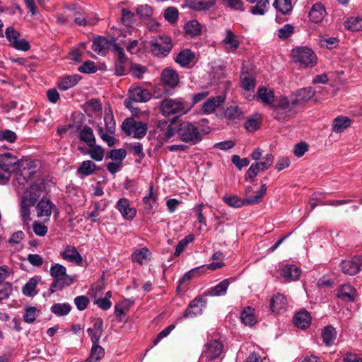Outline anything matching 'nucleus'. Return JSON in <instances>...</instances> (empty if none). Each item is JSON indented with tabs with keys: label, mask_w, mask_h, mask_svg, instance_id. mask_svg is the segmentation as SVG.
<instances>
[{
	"label": "nucleus",
	"mask_w": 362,
	"mask_h": 362,
	"mask_svg": "<svg viewBox=\"0 0 362 362\" xmlns=\"http://www.w3.org/2000/svg\"><path fill=\"white\" fill-rule=\"evenodd\" d=\"M194 58V54L189 49L182 50L176 57L175 62L182 67L187 66Z\"/></svg>",
	"instance_id": "obj_36"
},
{
	"label": "nucleus",
	"mask_w": 362,
	"mask_h": 362,
	"mask_svg": "<svg viewBox=\"0 0 362 362\" xmlns=\"http://www.w3.org/2000/svg\"><path fill=\"white\" fill-rule=\"evenodd\" d=\"M242 322L247 326H252L256 323V317L254 315V309L247 307L244 309L240 315Z\"/></svg>",
	"instance_id": "obj_39"
},
{
	"label": "nucleus",
	"mask_w": 362,
	"mask_h": 362,
	"mask_svg": "<svg viewBox=\"0 0 362 362\" xmlns=\"http://www.w3.org/2000/svg\"><path fill=\"white\" fill-rule=\"evenodd\" d=\"M281 276L287 281L298 280L301 274V269L293 264H286L280 271Z\"/></svg>",
	"instance_id": "obj_17"
},
{
	"label": "nucleus",
	"mask_w": 362,
	"mask_h": 362,
	"mask_svg": "<svg viewBox=\"0 0 362 362\" xmlns=\"http://www.w3.org/2000/svg\"><path fill=\"white\" fill-rule=\"evenodd\" d=\"M61 255L64 259L74 262L78 265H80L83 262L82 256L74 246H67Z\"/></svg>",
	"instance_id": "obj_23"
},
{
	"label": "nucleus",
	"mask_w": 362,
	"mask_h": 362,
	"mask_svg": "<svg viewBox=\"0 0 362 362\" xmlns=\"http://www.w3.org/2000/svg\"><path fill=\"white\" fill-rule=\"evenodd\" d=\"M148 130L147 124L141 121H137V124L133 132V136L136 139H141L146 136Z\"/></svg>",
	"instance_id": "obj_53"
},
{
	"label": "nucleus",
	"mask_w": 362,
	"mask_h": 362,
	"mask_svg": "<svg viewBox=\"0 0 362 362\" xmlns=\"http://www.w3.org/2000/svg\"><path fill=\"white\" fill-rule=\"evenodd\" d=\"M151 52L156 57H163L170 52L173 43L170 37L163 35L154 37L150 41Z\"/></svg>",
	"instance_id": "obj_6"
},
{
	"label": "nucleus",
	"mask_w": 362,
	"mask_h": 362,
	"mask_svg": "<svg viewBox=\"0 0 362 362\" xmlns=\"http://www.w3.org/2000/svg\"><path fill=\"white\" fill-rule=\"evenodd\" d=\"M184 29L185 33L192 37H197L202 33V25L197 20H192L187 23Z\"/></svg>",
	"instance_id": "obj_35"
},
{
	"label": "nucleus",
	"mask_w": 362,
	"mask_h": 362,
	"mask_svg": "<svg viewBox=\"0 0 362 362\" xmlns=\"http://www.w3.org/2000/svg\"><path fill=\"white\" fill-rule=\"evenodd\" d=\"M204 206V204H199L194 206L193 210L196 212L197 216V221L200 223L199 227L198 228V230L201 233L203 231L206 232L208 230L206 228V219L203 214V208Z\"/></svg>",
	"instance_id": "obj_40"
},
{
	"label": "nucleus",
	"mask_w": 362,
	"mask_h": 362,
	"mask_svg": "<svg viewBox=\"0 0 362 362\" xmlns=\"http://www.w3.org/2000/svg\"><path fill=\"white\" fill-rule=\"evenodd\" d=\"M287 304L286 297L283 294L277 293L271 298L269 308L272 313L279 314L286 311Z\"/></svg>",
	"instance_id": "obj_15"
},
{
	"label": "nucleus",
	"mask_w": 362,
	"mask_h": 362,
	"mask_svg": "<svg viewBox=\"0 0 362 362\" xmlns=\"http://www.w3.org/2000/svg\"><path fill=\"white\" fill-rule=\"evenodd\" d=\"M322 338L326 346L332 345L336 339L335 329L330 325L326 326L322 332Z\"/></svg>",
	"instance_id": "obj_38"
},
{
	"label": "nucleus",
	"mask_w": 362,
	"mask_h": 362,
	"mask_svg": "<svg viewBox=\"0 0 362 362\" xmlns=\"http://www.w3.org/2000/svg\"><path fill=\"white\" fill-rule=\"evenodd\" d=\"M71 310V306L67 303H55L50 308L51 312L57 316L66 315L70 313Z\"/></svg>",
	"instance_id": "obj_42"
},
{
	"label": "nucleus",
	"mask_w": 362,
	"mask_h": 362,
	"mask_svg": "<svg viewBox=\"0 0 362 362\" xmlns=\"http://www.w3.org/2000/svg\"><path fill=\"white\" fill-rule=\"evenodd\" d=\"M19 165L18 159L10 153L0 156V168L11 172L15 171Z\"/></svg>",
	"instance_id": "obj_18"
},
{
	"label": "nucleus",
	"mask_w": 362,
	"mask_h": 362,
	"mask_svg": "<svg viewBox=\"0 0 362 362\" xmlns=\"http://www.w3.org/2000/svg\"><path fill=\"white\" fill-rule=\"evenodd\" d=\"M268 5V0H257V4L251 7L250 11L253 15H264Z\"/></svg>",
	"instance_id": "obj_51"
},
{
	"label": "nucleus",
	"mask_w": 362,
	"mask_h": 362,
	"mask_svg": "<svg viewBox=\"0 0 362 362\" xmlns=\"http://www.w3.org/2000/svg\"><path fill=\"white\" fill-rule=\"evenodd\" d=\"M351 124V120L344 116H339L333 121L332 129L334 132L339 133L344 132Z\"/></svg>",
	"instance_id": "obj_37"
},
{
	"label": "nucleus",
	"mask_w": 362,
	"mask_h": 362,
	"mask_svg": "<svg viewBox=\"0 0 362 362\" xmlns=\"http://www.w3.org/2000/svg\"><path fill=\"white\" fill-rule=\"evenodd\" d=\"M105 349L99 344H93L89 358L94 362H99L105 356Z\"/></svg>",
	"instance_id": "obj_44"
},
{
	"label": "nucleus",
	"mask_w": 362,
	"mask_h": 362,
	"mask_svg": "<svg viewBox=\"0 0 362 362\" xmlns=\"http://www.w3.org/2000/svg\"><path fill=\"white\" fill-rule=\"evenodd\" d=\"M78 70L81 73L93 74L97 71L98 69L94 62L87 60L78 67Z\"/></svg>",
	"instance_id": "obj_55"
},
{
	"label": "nucleus",
	"mask_w": 362,
	"mask_h": 362,
	"mask_svg": "<svg viewBox=\"0 0 362 362\" xmlns=\"http://www.w3.org/2000/svg\"><path fill=\"white\" fill-rule=\"evenodd\" d=\"M207 300L202 296L196 297L187 307L183 313L184 318H194L203 313V309L206 306Z\"/></svg>",
	"instance_id": "obj_8"
},
{
	"label": "nucleus",
	"mask_w": 362,
	"mask_h": 362,
	"mask_svg": "<svg viewBox=\"0 0 362 362\" xmlns=\"http://www.w3.org/2000/svg\"><path fill=\"white\" fill-rule=\"evenodd\" d=\"M260 171L262 170L258 165L256 163H252L245 174V180H250L252 182Z\"/></svg>",
	"instance_id": "obj_63"
},
{
	"label": "nucleus",
	"mask_w": 362,
	"mask_h": 362,
	"mask_svg": "<svg viewBox=\"0 0 362 362\" xmlns=\"http://www.w3.org/2000/svg\"><path fill=\"white\" fill-rule=\"evenodd\" d=\"M30 206H33V205L28 204V203L25 202L23 199L21 200L20 211L23 222L27 223L30 221Z\"/></svg>",
	"instance_id": "obj_58"
},
{
	"label": "nucleus",
	"mask_w": 362,
	"mask_h": 362,
	"mask_svg": "<svg viewBox=\"0 0 362 362\" xmlns=\"http://www.w3.org/2000/svg\"><path fill=\"white\" fill-rule=\"evenodd\" d=\"M81 78V76L77 74L66 76L60 78L57 83V87L60 90H66L76 86Z\"/></svg>",
	"instance_id": "obj_26"
},
{
	"label": "nucleus",
	"mask_w": 362,
	"mask_h": 362,
	"mask_svg": "<svg viewBox=\"0 0 362 362\" xmlns=\"http://www.w3.org/2000/svg\"><path fill=\"white\" fill-rule=\"evenodd\" d=\"M17 136L16 133L9 129L0 131V141H6L9 143L16 141Z\"/></svg>",
	"instance_id": "obj_61"
},
{
	"label": "nucleus",
	"mask_w": 362,
	"mask_h": 362,
	"mask_svg": "<svg viewBox=\"0 0 362 362\" xmlns=\"http://www.w3.org/2000/svg\"><path fill=\"white\" fill-rule=\"evenodd\" d=\"M176 134L180 140L190 144H197L202 139V134L192 123L183 122L176 127Z\"/></svg>",
	"instance_id": "obj_3"
},
{
	"label": "nucleus",
	"mask_w": 362,
	"mask_h": 362,
	"mask_svg": "<svg viewBox=\"0 0 362 362\" xmlns=\"http://www.w3.org/2000/svg\"><path fill=\"white\" fill-rule=\"evenodd\" d=\"M339 267L344 274L354 276L360 272L362 267V257L355 256L350 259L343 260L340 263Z\"/></svg>",
	"instance_id": "obj_9"
},
{
	"label": "nucleus",
	"mask_w": 362,
	"mask_h": 362,
	"mask_svg": "<svg viewBox=\"0 0 362 362\" xmlns=\"http://www.w3.org/2000/svg\"><path fill=\"white\" fill-rule=\"evenodd\" d=\"M79 139L86 143L88 146H94L95 144V137L93 129L88 126H85L79 132Z\"/></svg>",
	"instance_id": "obj_34"
},
{
	"label": "nucleus",
	"mask_w": 362,
	"mask_h": 362,
	"mask_svg": "<svg viewBox=\"0 0 362 362\" xmlns=\"http://www.w3.org/2000/svg\"><path fill=\"white\" fill-rule=\"evenodd\" d=\"M311 322V316L307 311H300L296 314L293 318L295 325L300 329L308 328Z\"/></svg>",
	"instance_id": "obj_29"
},
{
	"label": "nucleus",
	"mask_w": 362,
	"mask_h": 362,
	"mask_svg": "<svg viewBox=\"0 0 362 362\" xmlns=\"http://www.w3.org/2000/svg\"><path fill=\"white\" fill-rule=\"evenodd\" d=\"M223 202L231 207L239 208L243 206H247V198L242 199L236 195L224 196L223 197Z\"/></svg>",
	"instance_id": "obj_41"
},
{
	"label": "nucleus",
	"mask_w": 362,
	"mask_h": 362,
	"mask_svg": "<svg viewBox=\"0 0 362 362\" xmlns=\"http://www.w3.org/2000/svg\"><path fill=\"white\" fill-rule=\"evenodd\" d=\"M137 121L133 117H128L125 119L122 124V131L127 135L130 136L133 134L135 127L137 124Z\"/></svg>",
	"instance_id": "obj_49"
},
{
	"label": "nucleus",
	"mask_w": 362,
	"mask_h": 362,
	"mask_svg": "<svg viewBox=\"0 0 362 362\" xmlns=\"http://www.w3.org/2000/svg\"><path fill=\"white\" fill-rule=\"evenodd\" d=\"M273 162L274 156L272 154L268 153L262 158V160L259 162L257 161L256 163L260 168L261 170L264 171L268 169L272 165Z\"/></svg>",
	"instance_id": "obj_62"
},
{
	"label": "nucleus",
	"mask_w": 362,
	"mask_h": 362,
	"mask_svg": "<svg viewBox=\"0 0 362 362\" xmlns=\"http://www.w3.org/2000/svg\"><path fill=\"white\" fill-rule=\"evenodd\" d=\"M50 275L54 279L49 287L51 293L61 291L74 282V279L66 274V267L58 263L51 267Z\"/></svg>",
	"instance_id": "obj_2"
},
{
	"label": "nucleus",
	"mask_w": 362,
	"mask_h": 362,
	"mask_svg": "<svg viewBox=\"0 0 362 362\" xmlns=\"http://www.w3.org/2000/svg\"><path fill=\"white\" fill-rule=\"evenodd\" d=\"M326 11L324 6L320 3H317L312 6L309 12V18L312 22L319 23L323 20Z\"/></svg>",
	"instance_id": "obj_28"
},
{
	"label": "nucleus",
	"mask_w": 362,
	"mask_h": 362,
	"mask_svg": "<svg viewBox=\"0 0 362 362\" xmlns=\"http://www.w3.org/2000/svg\"><path fill=\"white\" fill-rule=\"evenodd\" d=\"M292 58L295 63L304 67H312L316 64L317 57L314 52L307 47H300L292 50Z\"/></svg>",
	"instance_id": "obj_5"
},
{
	"label": "nucleus",
	"mask_w": 362,
	"mask_h": 362,
	"mask_svg": "<svg viewBox=\"0 0 362 362\" xmlns=\"http://www.w3.org/2000/svg\"><path fill=\"white\" fill-rule=\"evenodd\" d=\"M41 195V187L38 185H32L24 193L22 199L30 205L34 206Z\"/></svg>",
	"instance_id": "obj_21"
},
{
	"label": "nucleus",
	"mask_w": 362,
	"mask_h": 362,
	"mask_svg": "<svg viewBox=\"0 0 362 362\" xmlns=\"http://www.w3.org/2000/svg\"><path fill=\"white\" fill-rule=\"evenodd\" d=\"M267 192V185L266 184H263L261 186L260 189L256 192V194L255 196H251L247 197V202L248 205L257 204H259L263 197L266 194Z\"/></svg>",
	"instance_id": "obj_47"
},
{
	"label": "nucleus",
	"mask_w": 362,
	"mask_h": 362,
	"mask_svg": "<svg viewBox=\"0 0 362 362\" xmlns=\"http://www.w3.org/2000/svg\"><path fill=\"white\" fill-rule=\"evenodd\" d=\"M55 208V205L50 199L43 197L37 204V214L38 217L49 218L52 214V209Z\"/></svg>",
	"instance_id": "obj_19"
},
{
	"label": "nucleus",
	"mask_w": 362,
	"mask_h": 362,
	"mask_svg": "<svg viewBox=\"0 0 362 362\" xmlns=\"http://www.w3.org/2000/svg\"><path fill=\"white\" fill-rule=\"evenodd\" d=\"M294 32V28L291 24H286L278 30V37L285 40L291 36Z\"/></svg>",
	"instance_id": "obj_59"
},
{
	"label": "nucleus",
	"mask_w": 362,
	"mask_h": 362,
	"mask_svg": "<svg viewBox=\"0 0 362 362\" xmlns=\"http://www.w3.org/2000/svg\"><path fill=\"white\" fill-rule=\"evenodd\" d=\"M136 12L141 19H146L152 16L153 9L150 6L144 4L139 6L136 8Z\"/></svg>",
	"instance_id": "obj_54"
},
{
	"label": "nucleus",
	"mask_w": 362,
	"mask_h": 362,
	"mask_svg": "<svg viewBox=\"0 0 362 362\" xmlns=\"http://www.w3.org/2000/svg\"><path fill=\"white\" fill-rule=\"evenodd\" d=\"M337 297L346 302H354L357 297L356 288L350 284H343L340 286Z\"/></svg>",
	"instance_id": "obj_16"
},
{
	"label": "nucleus",
	"mask_w": 362,
	"mask_h": 362,
	"mask_svg": "<svg viewBox=\"0 0 362 362\" xmlns=\"http://www.w3.org/2000/svg\"><path fill=\"white\" fill-rule=\"evenodd\" d=\"M152 97L151 92L141 86H136L129 89L128 98L124 100V105L127 108L131 107L132 102L146 103Z\"/></svg>",
	"instance_id": "obj_7"
},
{
	"label": "nucleus",
	"mask_w": 362,
	"mask_h": 362,
	"mask_svg": "<svg viewBox=\"0 0 362 362\" xmlns=\"http://www.w3.org/2000/svg\"><path fill=\"white\" fill-rule=\"evenodd\" d=\"M11 293V284L9 282L0 283V302L8 298Z\"/></svg>",
	"instance_id": "obj_56"
},
{
	"label": "nucleus",
	"mask_w": 362,
	"mask_h": 362,
	"mask_svg": "<svg viewBox=\"0 0 362 362\" xmlns=\"http://www.w3.org/2000/svg\"><path fill=\"white\" fill-rule=\"evenodd\" d=\"M224 117L230 123H238L244 119L245 112L238 105L233 104L225 109Z\"/></svg>",
	"instance_id": "obj_12"
},
{
	"label": "nucleus",
	"mask_w": 362,
	"mask_h": 362,
	"mask_svg": "<svg viewBox=\"0 0 362 362\" xmlns=\"http://www.w3.org/2000/svg\"><path fill=\"white\" fill-rule=\"evenodd\" d=\"M346 28L351 31L362 30V17H351L345 23Z\"/></svg>",
	"instance_id": "obj_46"
},
{
	"label": "nucleus",
	"mask_w": 362,
	"mask_h": 362,
	"mask_svg": "<svg viewBox=\"0 0 362 362\" xmlns=\"http://www.w3.org/2000/svg\"><path fill=\"white\" fill-rule=\"evenodd\" d=\"M91 148L88 150L87 154H88L92 159L95 161H101L104 157V150L100 146H90Z\"/></svg>",
	"instance_id": "obj_50"
},
{
	"label": "nucleus",
	"mask_w": 362,
	"mask_h": 362,
	"mask_svg": "<svg viewBox=\"0 0 362 362\" xmlns=\"http://www.w3.org/2000/svg\"><path fill=\"white\" fill-rule=\"evenodd\" d=\"M97 169L95 163L91 160H87L81 163L76 170L77 175L80 177H83L93 175Z\"/></svg>",
	"instance_id": "obj_31"
},
{
	"label": "nucleus",
	"mask_w": 362,
	"mask_h": 362,
	"mask_svg": "<svg viewBox=\"0 0 362 362\" xmlns=\"http://www.w3.org/2000/svg\"><path fill=\"white\" fill-rule=\"evenodd\" d=\"M40 281L41 276H35L30 278L22 288L23 294L28 297H33L37 295L36 287Z\"/></svg>",
	"instance_id": "obj_27"
},
{
	"label": "nucleus",
	"mask_w": 362,
	"mask_h": 362,
	"mask_svg": "<svg viewBox=\"0 0 362 362\" xmlns=\"http://www.w3.org/2000/svg\"><path fill=\"white\" fill-rule=\"evenodd\" d=\"M157 197L153 192V186L149 187L148 194L144 197L143 201L145 204V209L148 213H151L153 209L156 206Z\"/></svg>",
	"instance_id": "obj_43"
},
{
	"label": "nucleus",
	"mask_w": 362,
	"mask_h": 362,
	"mask_svg": "<svg viewBox=\"0 0 362 362\" xmlns=\"http://www.w3.org/2000/svg\"><path fill=\"white\" fill-rule=\"evenodd\" d=\"M115 40L112 38L108 40L106 37L98 36L93 40L92 49L98 54L105 56L108 52L110 47L112 46Z\"/></svg>",
	"instance_id": "obj_11"
},
{
	"label": "nucleus",
	"mask_w": 362,
	"mask_h": 362,
	"mask_svg": "<svg viewBox=\"0 0 362 362\" xmlns=\"http://www.w3.org/2000/svg\"><path fill=\"white\" fill-rule=\"evenodd\" d=\"M104 122L107 132H108L110 134H114L115 132V122L111 110H110V113H105L104 117Z\"/></svg>",
	"instance_id": "obj_52"
},
{
	"label": "nucleus",
	"mask_w": 362,
	"mask_h": 362,
	"mask_svg": "<svg viewBox=\"0 0 362 362\" xmlns=\"http://www.w3.org/2000/svg\"><path fill=\"white\" fill-rule=\"evenodd\" d=\"M216 4V0H199L194 3V8L196 10L206 11Z\"/></svg>",
	"instance_id": "obj_57"
},
{
	"label": "nucleus",
	"mask_w": 362,
	"mask_h": 362,
	"mask_svg": "<svg viewBox=\"0 0 362 362\" xmlns=\"http://www.w3.org/2000/svg\"><path fill=\"white\" fill-rule=\"evenodd\" d=\"M230 285V279H226L221 281L215 286L211 288L207 291V294L210 296H224Z\"/></svg>",
	"instance_id": "obj_33"
},
{
	"label": "nucleus",
	"mask_w": 362,
	"mask_h": 362,
	"mask_svg": "<svg viewBox=\"0 0 362 362\" xmlns=\"http://www.w3.org/2000/svg\"><path fill=\"white\" fill-rule=\"evenodd\" d=\"M164 17L168 22L174 23L178 19L177 9L174 7H168L164 12Z\"/></svg>",
	"instance_id": "obj_60"
},
{
	"label": "nucleus",
	"mask_w": 362,
	"mask_h": 362,
	"mask_svg": "<svg viewBox=\"0 0 362 362\" xmlns=\"http://www.w3.org/2000/svg\"><path fill=\"white\" fill-rule=\"evenodd\" d=\"M151 252L147 247H142L135 250L132 255V259L134 262L140 265L144 264L148 259H150Z\"/></svg>",
	"instance_id": "obj_32"
},
{
	"label": "nucleus",
	"mask_w": 362,
	"mask_h": 362,
	"mask_svg": "<svg viewBox=\"0 0 362 362\" xmlns=\"http://www.w3.org/2000/svg\"><path fill=\"white\" fill-rule=\"evenodd\" d=\"M222 43L226 46L228 52H236L240 46L237 36L230 29L226 30V37L222 40Z\"/></svg>",
	"instance_id": "obj_20"
},
{
	"label": "nucleus",
	"mask_w": 362,
	"mask_h": 362,
	"mask_svg": "<svg viewBox=\"0 0 362 362\" xmlns=\"http://www.w3.org/2000/svg\"><path fill=\"white\" fill-rule=\"evenodd\" d=\"M223 344L219 341H213L206 344L202 358H205L206 362H210L218 358L223 351Z\"/></svg>",
	"instance_id": "obj_10"
},
{
	"label": "nucleus",
	"mask_w": 362,
	"mask_h": 362,
	"mask_svg": "<svg viewBox=\"0 0 362 362\" xmlns=\"http://www.w3.org/2000/svg\"><path fill=\"white\" fill-rule=\"evenodd\" d=\"M274 6L282 14H288L292 9L291 0H275Z\"/></svg>",
	"instance_id": "obj_45"
},
{
	"label": "nucleus",
	"mask_w": 362,
	"mask_h": 362,
	"mask_svg": "<svg viewBox=\"0 0 362 362\" xmlns=\"http://www.w3.org/2000/svg\"><path fill=\"white\" fill-rule=\"evenodd\" d=\"M117 209L125 220L132 221L136 216V209L129 206V202L126 198H121L118 200Z\"/></svg>",
	"instance_id": "obj_13"
},
{
	"label": "nucleus",
	"mask_w": 362,
	"mask_h": 362,
	"mask_svg": "<svg viewBox=\"0 0 362 362\" xmlns=\"http://www.w3.org/2000/svg\"><path fill=\"white\" fill-rule=\"evenodd\" d=\"M87 332L90 338L92 344H99L100 339L103 333V320L101 318H96L93 325V327L87 329Z\"/></svg>",
	"instance_id": "obj_14"
},
{
	"label": "nucleus",
	"mask_w": 362,
	"mask_h": 362,
	"mask_svg": "<svg viewBox=\"0 0 362 362\" xmlns=\"http://www.w3.org/2000/svg\"><path fill=\"white\" fill-rule=\"evenodd\" d=\"M256 98L260 100L264 105H267L270 107L276 100L274 91L265 87L258 88Z\"/></svg>",
	"instance_id": "obj_24"
},
{
	"label": "nucleus",
	"mask_w": 362,
	"mask_h": 362,
	"mask_svg": "<svg viewBox=\"0 0 362 362\" xmlns=\"http://www.w3.org/2000/svg\"><path fill=\"white\" fill-rule=\"evenodd\" d=\"M315 91L311 87L304 88L298 91L296 98L292 100L293 105H301L311 99Z\"/></svg>",
	"instance_id": "obj_25"
},
{
	"label": "nucleus",
	"mask_w": 362,
	"mask_h": 362,
	"mask_svg": "<svg viewBox=\"0 0 362 362\" xmlns=\"http://www.w3.org/2000/svg\"><path fill=\"white\" fill-rule=\"evenodd\" d=\"M162 81L164 84L172 88L175 87L179 82L178 74L173 69H165L162 72Z\"/></svg>",
	"instance_id": "obj_30"
},
{
	"label": "nucleus",
	"mask_w": 362,
	"mask_h": 362,
	"mask_svg": "<svg viewBox=\"0 0 362 362\" xmlns=\"http://www.w3.org/2000/svg\"><path fill=\"white\" fill-rule=\"evenodd\" d=\"M194 240V235L193 234H189L182 239L176 246L174 255L178 257L185 248L187 246L189 243H192Z\"/></svg>",
	"instance_id": "obj_48"
},
{
	"label": "nucleus",
	"mask_w": 362,
	"mask_h": 362,
	"mask_svg": "<svg viewBox=\"0 0 362 362\" xmlns=\"http://www.w3.org/2000/svg\"><path fill=\"white\" fill-rule=\"evenodd\" d=\"M296 106L292 105V100H289L286 96L276 97L274 103L271 107L272 115L279 122H286L296 114L293 110Z\"/></svg>",
	"instance_id": "obj_1"
},
{
	"label": "nucleus",
	"mask_w": 362,
	"mask_h": 362,
	"mask_svg": "<svg viewBox=\"0 0 362 362\" xmlns=\"http://www.w3.org/2000/svg\"><path fill=\"white\" fill-rule=\"evenodd\" d=\"M191 107L185 108V105L182 98H165L160 103V109L165 116L172 115H182L187 112Z\"/></svg>",
	"instance_id": "obj_4"
},
{
	"label": "nucleus",
	"mask_w": 362,
	"mask_h": 362,
	"mask_svg": "<svg viewBox=\"0 0 362 362\" xmlns=\"http://www.w3.org/2000/svg\"><path fill=\"white\" fill-rule=\"evenodd\" d=\"M224 101L225 98L222 95H218L208 99L202 105V112L204 114L212 113L216 108L220 107Z\"/></svg>",
	"instance_id": "obj_22"
},
{
	"label": "nucleus",
	"mask_w": 362,
	"mask_h": 362,
	"mask_svg": "<svg viewBox=\"0 0 362 362\" xmlns=\"http://www.w3.org/2000/svg\"><path fill=\"white\" fill-rule=\"evenodd\" d=\"M127 151L124 148L113 149L110 152V158L113 160H119L122 163V160L125 158Z\"/></svg>",
	"instance_id": "obj_64"
}]
</instances>
